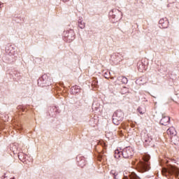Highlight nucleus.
<instances>
[{"label":"nucleus","mask_w":179,"mask_h":179,"mask_svg":"<svg viewBox=\"0 0 179 179\" xmlns=\"http://www.w3.org/2000/svg\"><path fill=\"white\" fill-rule=\"evenodd\" d=\"M159 23L160 29H167L169 27V20L166 17L162 18Z\"/></svg>","instance_id":"nucleus-7"},{"label":"nucleus","mask_w":179,"mask_h":179,"mask_svg":"<svg viewBox=\"0 0 179 179\" xmlns=\"http://www.w3.org/2000/svg\"><path fill=\"white\" fill-rule=\"evenodd\" d=\"M85 26V22H83V21L82 20H78V27H80V29H83Z\"/></svg>","instance_id":"nucleus-15"},{"label":"nucleus","mask_w":179,"mask_h":179,"mask_svg":"<svg viewBox=\"0 0 179 179\" xmlns=\"http://www.w3.org/2000/svg\"><path fill=\"white\" fill-rule=\"evenodd\" d=\"M122 156L124 159H131L134 156V149L131 147H126L123 149L122 151L121 150H115V159H120Z\"/></svg>","instance_id":"nucleus-1"},{"label":"nucleus","mask_w":179,"mask_h":179,"mask_svg":"<svg viewBox=\"0 0 179 179\" xmlns=\"http://www.w3.org/2000/svg\"><path fill=\"white\" fill-rule=\"evenodd\" d=\"M110 174L114 176V178H117V176H118V172L115 170H111Z\"/></svg>","instance_id":"nucleus-17"},{"label":"nucleus","mask_w":179,"mask_h":179,"mask_svg":"<svg viewBox=\"0 0 179 179\" xmlns=\"http://www.w3.org/2000/svg\"><path fill=\"white\" fill-rule=\"evenodd\" d=\"M143 160L145 162H141L139 164V167L141 170V173H145V171H148L150 166L148 162L150 160V155L146 154L143 156Z\"/></svg>","instance_id":"nucleus-3"},{"label":"nucleus","mask_w":179,"mask_h":179,"mask_svg":"<svg viewBox=\"0 0 179 179\" xmlns=\"http://www.w3.org/2000/svg\"><path fill=\"white\" fill-rule=\"evenodd\" d=\"M11 149H12L13 152H15V149H17V148H16V145H13V147H11Z\"/></svg>","instance_id":"nucleus-19"},{"label":"nucleus","mask_w":179,"mask_h":179,"mask_svg":"<svg viewBox=\"0 0 179 179\" xmlns=\"http://www.w3.org/2000/svg\"><path fill=\"white\" fill-rule=\"evenodd\" d=\"M137 110L139 113V114H141V115L145 114V113H146V108H145V107L143 106L138 107Z\"/></svg>","instance_id":"nucleus-13"},{"label":"nucleus","mask_w":179,"mask_h":179,"mask_svg":"<svg viewBox=\"0 0 179 179\" xmlns=\"http://www.w3.org/2000/svg\"><path fill=\"white\" fill-rule=\"evenodd\" d=\"M170 124V117L169 116L162 115V120H160L161 125H169Z\"/></svg>","instance_id":"nucleus-10"},{"label":"nucleus","mask_w":179,"mask_h":179,"mask_svg":"<svg viewBox=\"0 0 179 179\" xmlns=\"http://www.w3.org/2000/svg\"><path fill=\"white\" fill-rule=\"evenodd\" d=\"M76 160H77L78 164V166H80V167H85V166H86V159H85V157L78 155L76 157Z\"/></svg>","instance_id":"nucleus-8"},{"label":"nucleus","mask_w":179,"mask_h":179,"mask_svg":"<svg viewBox=\"0 0 179 179\" xmlns=\"http://www.w3.org/2000/svg\"><path fill=\"white\" fill-rule=\"evenodd\" d=\"M69 34H71V36L68 35L67 38L71 41L73 40V38H75V36L73 35V31H70Z\"/></svg>","instance_id":"nucleus-16"},{"label":"nucleus","mask_w":179,"mask_h":179,"mask_svg":"<svg viewBox=\"0 0 179 179\" xmlns=\"http://www.w3.org/2000/svg\"><path fill=\"white\" fill-rule=\"evenodd\" d=\"M163 176H169L171 177V176H175V177H178L179 176V168L176 166H169L167 168H164L162 171Z\"/></svg>","instance_id":"nucleus-2"},{"label":"nucleus","mask_w":179,"mask_h":179,"mask_svg":"<svg viewBox=\"0 0 179 179\" xmlns=\"http://www.w3.org/2000/svg\"><path fill=\"white\" fill-rule=\"evenodd\" d=\"M141 139L144 141L145 145L148 146L152 145V138L149 137V134L148 133L142 131L141 134Z\"/></svg>","instance_id":"nucleus-6"},{"label":"nucleus","mask_w":179,"mask_h":179,"mask_svg":"<svg viewBox=\"0 0 179 179\" xmlns=\"http://www.w3.org/2000/svg\"><path fill=\"white\" fill-rule=\"evenodd\" d=\"M129 178L130 179H141V178L139 176H138V175H136V173H135L134 172H132L129 175Z\"/></svg>","instance_id":"nucleus-14"},{"label":"nucleus","mask_w":179,"mask_h":179,"mask_svg":"<svg viewBox=\"0 0 179 179\" xmlns=\"http://www.w3.org/2000/svg\"><path fill=\"white\" fill-rule=\"evenodd\" d=\"M38 85L42 87L50 86V85H51V79H50L47 74H44L41 78L38 80Z\"/></svg>","instance_id":"nucleus-5"},{"label":"nucleus","mask_w":179,"mask_h":179,"mask_svg":"<svg viewBox=\"0 0 179 179\" xmlns=\"http://www.w3.org/2000/svg\"><path fill=\"white\" fill-rule=\"evenodd\" d=\"M73 89H76V87H73V88H72V90L73 91Z\"/></svg>","instance_id":"nucleus-22"},{"label":"nucleus","mask_w":179,"mask_h":179,"mask_svg":"<svg viewBox=\"0 0 179 179\" xmlns=\"http://www.w3.org/2000/svg\"><path fill=\"white\" fill-rule=\"evenodd\" d=\"M116 82L117 83H118V85H121V83L127 84L128 83V78H127V77L121 76L117 78V80Z\"/></svg>","instance_id":"nucleus-11"},{"label":"nucleus","mask_w":179,"mask_h":179,"mask_svg":"<svg viewBox=\"0 0 179 179\" xmlns=\"http://www.w3.org/2000/svg\"><path fill=\"white\" fill-rule=\"evenodd\" d=\"M63 2H66L68 0H62Z\"/></svg>","instance_id":"nucleus-21"},{"label":"nucleus","mask_w":179,"mask_h":179,"mask_svg":"<svg viewBox=\"0 0 179 179\" xmlns=\"http://www.w3.org/2000/svg\"><path fill=\"white\" fill-rule=\"evenodd\" d=\"M137 66L139 72H143V71H146V69H148V66L145 63H143V62H138Z\"/></svg>","instance_id":"nucleus-9"},{"label":"nucleus","mask_w":179,"mask_h":179,"mask_svg":"<svg viewBox=\"0 0 179 179\" xmlns=\"http://www.w3.org/2000/svg\"><path fill=\"white\" fill-rule=\"evenodd\" d=\"M115 57L117 58H119L118 61L119 62L122 61L124 59V57H122V56H121V55H120V53H117V55H115Z\"/></svg>","instance_id":"nucleus-18"},{"label":"nucleus","mask_w":179,"mask_h":179,"mask_svg":"<svg viewBox=\"0 0 179 179\" xmlns=\"http://www.w3.org/2000/svg\"><path fill=\"white\" fill-rule=\"evenodd\" d=\"M104 76H105V78H106V79H108V78H110V76H108L107 73H104Z\"/></svg>","instance_id":"nucleus-20"},{"label":"nucleus","mask_w":179,"mask_h":179,"mask_svg":"<svg viewBox=\"0 0 179 179\" xmlns=\"http://www.w3.org/2000/svg\"><path fill=\"white\" fill-rule=\"evenodd\" d=\"M124 118V113L121 110H117L113 115V122L115 125H120L121 121Z\"/></svg>","instance_id":"nucleus-4"},{"label":"nucleus","mask_w":179,"mask_h":179,"mask_svg":"<svg viewBox=\"0 0 179 179\" xmlns=\"http://www.w3.org/2000/svg\"><path fill=\"white\" fill-rule=\"evenodd\" d=\"M168 135H171V136H176L177 135V131H176V129L174 127H170L166 131Z\"/></svg>","instance_id":"nucleus-12"}]
</instances>
